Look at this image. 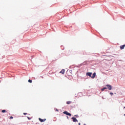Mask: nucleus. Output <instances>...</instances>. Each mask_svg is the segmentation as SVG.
I'll return each mask as SVG.
<instances>
[{
    "mask_svg": "<svg viewBox=\"0 0 125 125\" xmlns=\"http://www.w3.org/2000/svg\"><path fill=\"white\" fill-rule=\"evenodd\" d=\"M63 114H65V115H66L67 116H72V114H71V113L68 112L67 111H64L63 112Z\"/></svg>",
    "mask_w": 125,
    "mask_h": 125,
    "instance_id": "nucleus-1",
    "label": "nucleus"
},
{
    "mask_svg": "<svg viewBox=\"0 0 125 125\" xmlns=\"http://www.w3.org/2000/svg\"><path fill=\"white\" fill-rule=\"evenodd\" d=\"M106 86H107L109 90H112V86L111 85L107 84L106 85Z\"/></svg>",
    "mask_w": 125,
    "mask_h": 125,
    "instance_id": "nucleus-2",
    "label": "nucleus"
},
{
    "mask_svg": "<svg viewBox=\"0 0 125 125\" xmlns=\"http://www.w3.org/2000/svg\"><path fill=\"white\" fill-rule=\"evenodd\" d=\"M39 120L41 122V123H42L43 122H45L46 121V119H42L41 118H39Z\"/></svg>",
    "mask_w": 125,
    "mask_h": 125,
    "instance_id": "nucleus-3",
    "label": "nucleus"
},
{
    "mask_svg": "<svg viewBox=\"0 0 125 125\" xmlns=\"http://www.w3.org/2000/svg\"><path fill=\"white\" fill-rule=\"evenodd\" d=\"M72 120H73V122H74V123H76V122H78V120L76 119V118L75 117H72L71 118Z\"/></svg>",
    "mask_w": 125,
    "mask_h": 125,
    "instance_id": "nucleus-4",
    "label": "nucleus"
},
{
    "mask_svg": "<svg viewBox=\"0 0 125 125\" xmlns=\"http://www.w3.org/2000/svg\"><path fill=\"white\" fill-rule=\"evenodd\" d=\"M91 75H92V73L91 72H87L86 76H89V77H91Z\"/></svg>",
    "mask_w": 125,
    "mask_h": 125,
    "instance_id": "nucleus-5",
    "label": "nucleus"
},
{
    "mask_svg": "<svg viewBox=\"0 0 125 125\" xmlns=\"http://www.w3.org/2000/svg\"><path fill=\"white\" fill-rule=\"evenodd\" d=\"M95 76H96V73L95 72H94L93 75H92V76L91 77V78L92 79H94L95 78Z\"/></svg>",
    "mask_w": 125,
    "mask_h": 125,
    "instance_id": "nucleus-6",
    "label": "nucleus"
},
{
    "mask_svg": "<svg viewBox=\"0 0 125 125\" xmlns=\"http://www.w3.org/2000/svg\"><path fill=\"white\" fill-rule=\"evenodd\" d=\"M125 47V44L120 46V49H124Z\"/></svg>",
    "mask_w": 125,
    "mask_h": 125,
    "instance_id": "nucleus-7",
    "label": "nucleus"
},
{
    "mask_svg": "<svg viewBox=\"0 0 125 125\" xmlns=\"http://www.w3.org/2000/svg\"><path fill=\"white\" fill-rule=\"evenodd\" d=\"M61 74H64L65 73V69H62L61 71L60 72Z\"/></svg>",
    "mask_w": 125,
    "mask_h": 125,
    "instance_id": "nucleus-8",
    "label": "nucleus"
},
{
    "mask_svg": "<svg viewBox=\"0 0 125 125\" xmlns=\"http://www.w3.org/2000/svg\"><path fill=\"white\" fill-rule=\"evenodd\" d=\"M105 89H107V87H104V88H102V91H104V90H105Z\"/></svg>",
    "mask_w": 125,
    "mask_h": 125,
    "instance_id": "nucleus-9",
    "label": "nucleus"
},
{
    "mask_svg": "<svg viewBox=\"0 0 125 125\" xmlns=\"http://www.w3.org/2000/svg\"><path fill=\"white\" fill-rule=\"evenodd\" d=\"M71 103H72V102H71V101H68V102H66V104H71Z\"/></svg>",
    "mask_w": 125,
    "mask_h": 125,
    "instance_id": "nucleus-10",
    "label": "nucleus"
},
{
    "mask_svg": "<svg viewBox=\"0 0 125 125\" xmlns=\"http://www.w3.org/2000/svg\"><path fill=\"white\" fill-rule=\"evenodd\" d=\"M28 83H33V81L31 80H28Z\"/></svg>",
    "mask_w": 125,
    "mask_h": 125,
    "instance_id": "nucleus-11",
    "label": "nucleus"
},
{
    "mask_svg": "<svg viewBox=\"0 0 125 125\" xmlns=\"http://www.w3.org/2000/svg\"><path fill=\"white\" fill-rule=\"evenodd\" d=\"M2 113H5V112H6V111L5 110H2L1 111Z\"/></svg>",
    "mask_w": 125,
    "mask_h": 125,
    "instance_id": "nucleus-12",
    "label": "nucleus"
},
{
    "mask_svg": "<svg viewBox=\"0 0 125 125\" xmlns=\"http://www.w3.org/2000/svg\"><path fill=\"white\" fill-rule=\"evenodd\" d=\"M110 94L111 95H114V93H112V92H110Z\"/></svg>",
    "mask_w": 125,
    "mask_h": 125,
    "instance_id": "nucleus-13",
    "label": "nucleus"
},
{
    "mask_svg": "<svg viewBox=\"0 0 125 125\" xmlns=\"http://www.w3.org/2000/svg\"><path fill=\"white\" fill-rule=\"evenodd\" d=\"M75 117H76V118H78V117H79V116H78V115H75Z\"/></svg>",
    "mask_w": 125,
    "mask_h": 125,
    "instance_id": "nucleus-14",
    "label": "nucleus"
},
{
    "mask_svg": "<svg viewBox=\"0 0 125 125\" xmlns=\"http://www.w3.org/2000/svg\"><path fill=\"white\" fill-rule=\"evenodd\" d=\"M23 115H27V113H23Z\"/></svg>",
    "mask_w": 125,
    "mask_h": 125,
    "instance_id": "nucleus-15",
    "label": "nucleus"
},
{
    "mask_svg": "<svg viewBox=\"0 0 125 125\" xmlns=\"http://www.w3.org/2000/svg\"><path fill=\"white\" fill-rule=\"evenodd\" d=\"M10 119H13V117L11 116V117H10Z\"/></svg>",
    "mask_w": 125,
    "mask_h": 125,
    "instance_id": "nucleus-16",
    "label": "nucleus"
},
{
    "mask_svg": "<svg viewBox=\"0 0 125 125\" xmlns=\"http://www.w3.org/2000/svg\"><path fill=\"white\" fill-rule=\"evenodd\" d=\"M27 119H28V120H30V118L27 117Z\"/></svg>",
    "mask_w": 125,
    "mask_h": 125,
    "instance_id": "nucleus-17",
    "label": "nucleus"
},
{
    "mask_svg": "<svg viewBox=\"0 0 125 125\" xmlns=\"http://www.w3.org/2000/svg\"><path fill=\"white\" fill-rule=\"evenodd\" d=\"M78 125H81V123H79Z\"/></svg>",
    "mask_w": 125,
    "mask_h": 125,
    "instance_id": "nucleus-18",
    "label": "nucleus"
},
{
    "mask_svg": "<svg viewBox=\"0 0 125 125\" xmlns=\"http://www.w3.org/2000/svg\"><path fill=\"white\" fill-rule=\"evenodd\" d=\"M67 119H69V117L67 116Z\"/></svg>",
    "mask_w": 125,
    "mask_h": 125,
    "instance_id": "nucleus-19",
    "label": "nucleus"
},
{
    "mask_svg": "<svg viewBox=\"0 0 125 125\" xmlns=\"http://www.w3.org/2000/svg\"><path fill=\"white\" fill-rule=\"evenodd\" d=\"M124 109H125V106L124 107Z\"/></svg>",
    "mask_w": 125,
    "mask_h": 125,
    "instance_id": "nucleus-20",
    "label": "nucleus"
}]
</instances>
